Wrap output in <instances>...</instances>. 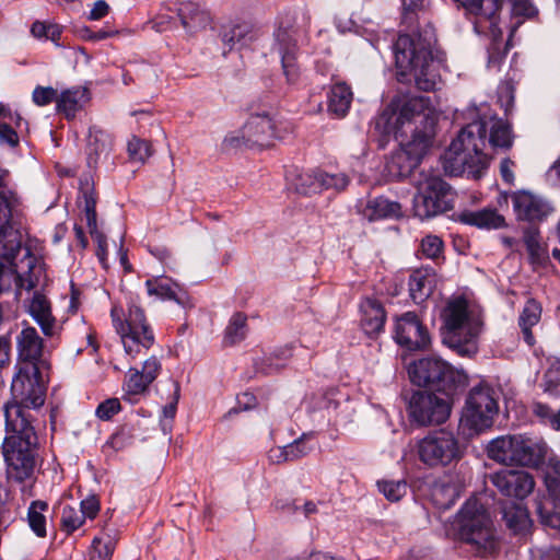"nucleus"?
Returning a JSON list of instances; mask_svg holds the SVG:
<instances>
[{"instance_id": "42", "label": "nucleus", "mask_w": 560, "mask_h": 560, "mask_svg": "<svg viewBox=\"0 0 560 560\" xmlns=\"http://www.w3.org/2000/svg\"><path fill=\"white\" fill-rule=\"evenodd\" d=\"M532 412L541 424L555 431H560V408L555 410L546 402L534 401L532 404Z\"/></svg>"}, {"instance_id": "29", "label": "nucleus", "mask_w": 560, "mask_h": 560, "mask_svg": "<svg viewBox=\"0 0 560 560\" xmlns=\"http://www.w3.org/2000/svg\"><path fill=\"white\" fill-rule=\"evenodd\" d=\"M90 101V91L86 88L74 86L62 91L57 98L56 109L70 120Z\"/></svg>"}, {"instance_id": "22", "label": "nucleus", "mask_w": 560, "mask_h": 560, "mask_svg": "<svg viewBox=\"0 0 560 560\" xmlns=\"http://www.w3.org/2000/svg\"><path fill=\"white\" fill-rule=\"evenodd\" d=\"M243 132L253 147H268L278 137L273 116L269 112L252 114L243 125Z\"/></svg>"}, {"instance_id": "28", "label": "nucleus", "mask_w": 560, "mask_h": 560, "mask_svg": "<svg viewBox=\"0 0 560 560\" xmlns=\"http://www.w3.org/2000/svg\"><path fill=\"white\" fill-rule=\"evenodd\" d=\"M176 12L182 26L189 34L205 30L210 22L209 13L191 1L180 2Z\"/></svg>"}, {"instance_id": "63", "label": "nucleus", "mask_w": 560, "mask_h": 560, "mask_svg": "<svg viewBox=\"0 0 560 560\" xmlns=\"http://www.w3.org/2000/svg\"><path fill=\"white\" fill-rule=\"evenodd\" d=\"M161 370L162 364L160 360L152 355L143 362L142 370H140V372L144 375V378H148L150 383H153L159 376Z\"/></svg>"}, {"instance_id": "37", "label": "nucleus", "mask_w": 560, "mask_h": 560, "mask_svg": "<svg viewBox=\"0 0 560 560\" xmlns=\"http://www.w3.org/2000/svg\"><path fill=\"white\" fill-rule=\"evenodd\" d=\"M502 514L506 526L514 534H523L528 530L532 525L529 513L521 503L513 502L506 504L502 510Z\"/></svg>"}, {"instance_id": "18", "label": "nucleus", "mask_w": 560, "mask_h": 560, "mask_svg": "<svg viewBox=\"0 0 560 560\" xmlns=\"http://www.w3.org/2000/svg\"><path fill=\"white\" fill-rule=\"evenodd\" d=\"M18 368L51 371L49 352L44 349V340L34 327H25L16 336Z\"/></svg>"}, {"instance_id": "58", "label": "nucleus", "mask_w": 560, "mask_h": 560, "mask_svg": "<svg viewBox=\"0 0 560 560\" xmlns=\"http://www.w3.org/2000/svg\"><path fill=\"white\" fill-rule=\"evenodd\" d=\"M247 136L243 132V127L238 130L232 131L225 136L222 148L223 150H236L242 148H254L249 145Z\"/></svg>"}, {"instance_id": "23", "label": "nucleus", "mask_w": 560, "mask_h": 560, "mask_svg": "<svg viewBox=\"0 0 560 560\" xmlns=\"http://www.w3.org/2000/svg\"><path fill=\"white\" fill-rule=\"evenodd\" d=\"M358 213L370 222L399 219L402 217L401 205L384 196L369 197L355 205Z\"/></svg>"}, {"instance_id": "12", "label": "nucleus", "mask_w": 560, "mask_h": 560, "mask_svg": "<svg viewBox=\"0 0 560 560\" xmlns=\"http://www.w3.org/2000/svg\"><path fill=\"white\" fill-rule=\"evenodd\" d=\"M419 460L428 468H443L458 463L464 451L454 433L440 429L428 433L417 443Z\"/></svg>"}, {"instance_id": "20", "label": "nucleus", "mask_w": 560, "mask_h": 560, "mask_svg": "<svg viewBox=\"0 0 560 560\" xmlns=\"http://www.w3.org/2000/svg\"><path fill=\"white\" fill-rule=\"evenodd\" d=\"M511 199L518 221H526L532 224L541 223L555 210L547 200L526 190L514 192Z\"/></svg>"}, {"instance_id": "6", "label": "nucleus", "mask_w": 560, "mask_h": 560, "mask_svg": "<svg viewBox=\"0 0 560 560\" xmlns=\"http://www.w3.org/2000/svg\"><path fill=\"white\" fill-rule=\"evenodd\" d=\"M488 124L483 118L466 125L454 139L444 154V170L458 176L467 172L479 178L489 165L483 152L487 140Z\"/></svg>"}, {"instance_id": "27", "label": "nucleus", "mask_w": 560, "mask_h": 560, "mask_svg": "<svg viewBox=\"0 0 560 560\" xmlns=\"http://www.w3.org/2000/svg\"><path fill=\"white\" fill-rule=\"evenodd\" d=\"M435 276L432 268H419L410 273L408 287L413 303L421 304L431 296L435 288Z\"/></svg>"}, {"instance_id": "25", "label": "nucleus", "mask_w": 560, "mask_h": 560, "mask_svg": "<svg viewBox=\"0 0 560 560\" xmlns=\"http://www.w3.org/2000/svg\"><path fill=\"white\" fill-rule=\"evenodd\" d=\"M361 327L369 337H377L385 327L386 311L384 305L374 298H365L360 305Z\"/></svg>"}, {"instance_id": "14", "label": "nucleus", "mask_w": 560, "mask_h": 560, "mask_svg": "<svg viewBox=\"0 0 560 560\" xmlns=\"http://www.w3.org/2000/svg\"><path fill=\"white\" fill-rule=\"evenodd\" d=\"M295 15L285 12L279 21V27L275 32L272 49L279 55L282 73L288 84L295 85L301 79V66L299 63L300 48L293 36Z\"/></svg>"}, {"instance_id": "35", "label": "nucleus", "mask_w": 560, "mask_h": 560, "mask_svg": "<svg viewBox=\"0 0 560 560\" xmlns=\"http://www.w3.org/2000/svg\"><path fill=\"white\" fill-rule=\"evenodd\" d=\"M327 97L328 112L338 118H342L350 109L353 94L349 85L340 82L330 88Z\"/></svg>"}, {"instance_id": "36", "label": "nucleus", "mask_w": 560, "mask_h": 560, "mask_svg": "<svg viewBox=\"0 0 560 560\" xmlns=\"http://www.w3.org/2000/svg\"><path fill=\"white\" fill-rule=\"evenodd\" d=\"M113 139L109 133L96 127L90 128L88 144V163L90 166L97 164L102 155L107 156L112 150Z\"/></svg>"}, {"instance_id": "17", "label": "nucleus", "mask_w": 560, "mask_h": 560, "mask_svg": "<svg viewBox=\"0 0 560 560\" xmlns=\"http://www.w3.org/2000/svg\"><path fill=\"white\" fill-rule=\"evenodd\" d=\"M393 338L409 351L425 350L431 345L430 331L415 312H405L395 317Z\"/></svg>"}, {"instance_id": "61", "label": "nucleus", "mask_w": 560, "mask_h": 560, "mask_svg": "<svg viewBox=\"0 0 560 560\" xmlns=\"http://www.w3.org/2000/svg\"><path fill=\"white\" fill-rule=\"evenodd\" d=\"M120 409L121 405L117 398H108L97 406L95 415L101 420L107 421L117 415Z\"/></svg>"}, {"instance_id": "8", "label": "nucleus", "mask_w": 560, "mask_h": 560, "mask_svg": "<svg viewBox=\"0 0 560 560\" xmlns=\"http://www.w3.org/2000/svg\"><path fill=\"white\" fill-rule=\"evenodd\" d=\"M408 374L413 385L452 399L458 397L468 385V375L464 370L435 355L413 361Z\"/></svg>"}, {"instance_id": "59", "label": "nucleus", "mask_w": 560, "mask_h": 560, "mask_svg": "<svg viewBox=\"0 0 560 560\" xmlns=\"http://www.w3.org/2000/svg\"><path fill=\"white\" fill-rule=\"evenodd\" d=\"M57 90L51 86H36L33 91L32 98L33 102L38 106H46L51 104L52 102L57 103L58 98Z\"/></svg>"}, {"instance_id": "38", "label": "nucleus", "mask_w": 560, "mask_h": 560, "mask_svg": "<svg viewBox=\"0 0 560 560\" xmlns=\"http://www.w3.org/2000/svg\"><path fill=\"white\" fill-rule=\"evenodd\" d=\"M488 141L493 149L510 150L514 141L512 125L502 118H492Z\"/></svg>"}, {"instance_id": "9", "label": "nucleus", "mask_w": 560, "mask_h": 560, "mask_svg": "<svg viewBox=\"0 0 560 560\" xmlns=\"http://www.w3.org/2000/svg\"><path fill=\"white\" fill-rule=\"evenodd\" d=\"M486 451L498 463L536 468L545 462L547 445L527 435L509 434L491 440Z\"/></svg>"}, {"instance_id": "53", "label": "nucleus", "mask_w": 560, "mask_h": 560, "mask_svg": "<svg viewBox=\"0 0 560 560\" xmlns=\"http://www.w3.org/2000/svg\"><path fill=\"white\" fill-rule=\"evenodd\" d=\"M84 523L82 514L70 505L62 508L61 513V529L67 534H72Z\"/></svg>"}, {"instance_id": "5", "label": "nucleus", "mask_w": 560, "mask_h": 560, "mask_svg": "<svg viewBox=\"0 0 560 560\" xmlns=\"http://www.w3.org/2000/svg\"><path fill=\"white\" fill-rule=\"evenodd\" d=\"M442 342L459 357L472 358L479 351L483 323L469 310L465 296L448 299L441 310Z\"/></svg>"}, {"instance_id": "3", "label": "nucleus", "mask_w": 560, "mask_h": 560, "mask_svg": "<svg viewBox=\"0 0 560 560\" xmlns=\"http://www.w3.org/2000/svg\"><path fill=\"white\" fill-rule=\"evenodd\" d=\"M21 412L15 406L7 410L5 438L2 442L8 478L19 483L34 478L39 458V441L34 421Z\"/></svg>"}, {"instance_id": "51", "label": "nucleus", "mask_w": 560, "mask_h": 560, "mask_svg": "<svg viewBox=\"0 0 560 560\" xmlns=\"http://www.w3.org/2000/svg\"><path fill=\"white\" fill-rule=\"evenodd\" d=\"M312 448L305 442V435L296 439L294 442L285 445L281 451V457L284 462H293L306 456Z\"/></svg>"}, {"instance_id": "64", "label": "nucleus", "mask_w": 560, "mask_h": 560, "mask_svg": "<svg viewBox=\"0 0 560 560\" xmlns=\"http://www.w3.org/2000/svg\"><path fill=\"white\" fill-rule=\"evenodd\" d=\"M526 250L533 265L544 266L549 260L548 252L541 243L526 248Z\"/></svg>"}, {"instance_id": "7", "label": "nucleus", "mask_w": 560, "mask_h": 560, "mask_svg": "<svg viewBox=\"0 0 560 560\" xmlns=\"http://www.w3.org/2000/svg\"><path fill=\"white\" fill-rule=\"evenodd\" d=\"M448 532L455 539L470 545L478 556L487 557L499 550L490 515L477 498H469L463 504L451 522Z\"/></svg>"}, {"instance_id": "50", "label": "nucleus", "mask_w": 560, "mask_h": 560, "mask_svg": "<svg viewBox=\"0 0 560 560\" xmlns=\"http://www.w3.org/2000/svg\"><path fill=\"white\" fill-rule=\"evenodd\" d=\"M128 154L132 161L144 163L152 154L149 141L132 137L128 142Z\"/></svg>"}, {"instance_id": "19", "label": "nucleus", "mask_w": 560, "mask_h": 560, "mask_svg": "<svg viewBox=\"0 0 560 560\" xmlns=\"http://www.w3.org/2000/svg\"><path fill=\"white\" fill-rule=\"evenodd\" d=\"M489 479L502 495L518 500L528 497L535 488L533 476L525 470L503 468L491 474Z\"/></svg>"}, {"instance_id": "45", "label": "nucleus", "mask_w": 560, "mask_h": 560, "mask_svg": "<svg viewBox=\"0 0 560 560\" xmlns=\"http://www.w3.org/2000/svg\"><path fill=\"white\" fill-rule=\"evenodd\" d=\"M539 387L551 397L560 396V362H552L544 373Z\"/></svg>"}, {"instance_id": "16", "label": "nucleus", "mask_w": 560, "mask_h": 560, "mask_svg": "<svg viewBox=\"0 0 560 560\" xmlns=\"http://www.w3.org/2000/svg\"><path fill=\"white\" fill-rule=\"evenodd\" d=\"M450 190V185L441 177H429L420 183L412 200L415 215L423 220L451 210Z\"/></svg>"}, {"instance_id": "32", "label": "nucleus", "mask_w": 560, "mask_h": 560, "mask_svg": "<svg viewBox=\"0 0 560 560\" xmlns=\"http://www.w3.org/2000/svg\"><path fill=\"white\" fill-rule=\"evenodd\" d=\"M541 313V303L534 298H529L525 302V305L518 316V326L521 328L522 337L529 347L536 343L532 328L540 322Z\"/></svg>"}, {"instance_id": "46", "label": "nucleus", "mask_w": 560, "mask_h": 560, "mask_svg": "<svg viewBox=\"0 0 560 560\" xmlns=\"http://www.w3.org/2000/svg\"><path fill=\"white\" fill-rule=\"evenodd\" d=\"M377 488L380 492L390 502H397L407 493V482L405 480H378Z\"/></svg>"}, {"instance_id": "56", "label": "nucleus", "mask_w": 560, "mask_h": 560, "mask_svg": "<svg viewBox=\"0 0 560 560\" xmlns=\"http://www.w3.org/2000/svg\"><path fill=\"white\" fill-rule=\"evenodd\" d=\"M318 182L320 185L326 188H334L336 190H343L348 184L349 178L345 174H328V173H320L317 176Z\"/></svg>"}, {"instance_id": "48", "label": "nucleus", "mask_w": 560, "mask_h": 560, "mask_svg": "<svg viewBox=\"0 0 560 560\" xmlns=\"http://www.w3.org/2000/svg\"><path fill=\"white\" fill-rule=\"evenodd\" d=\"M545 486L551 502L560 503V462L553 463L546 471Z\"/></svg>"}, {"instance_id": "44", "label": "nucleus", "mask_w": 560, "mask_h": 560, "mask_svg": "<svg viewBox=\"0 0 560 560\" xmlns=\"http://www.w3.org/2000/svg\"><path fill=\"white\" fill-rule=\"evenodd\" d=\"M292 357L291 348L285 347L271 353L261 360L258 370L264 374H271L285 365V362Z\"/></svg>"}, {"instance_id": "13", "label": "nucleus", "mask_w": 560, "mask_h": 560, "mask_svg": "<svg viewBox=\"0 0 560 560\" xmlns=\"http://www.w3.org/2000/svg\"><path fill=\"white\" fill-rule=\"evenodd\" d=\"M498 411L495 390L492 386L480 383L469 390L460 421L470 430L480 432L493 424Z\"/></svg>"}, {"instance_id": "33", "label": "nucleus", "mask_w": 560, "mask_h": 560, "mask_svg": "<svg viewBox=\"0 0 560 560\" xmlns=\"http://www.w3.org/2000/svg\"><path fill=\"white\" fill-rule=\"evenodd\" d=\"M489 33L491 40L487 48L488 52V67L499 68L505 59L510 45L504 43L503 33L499 27V18L486 25V33Z\"/></svg>"}, {"instance_id": "34", "label": "nucleus", "mask_w": 560, "mask_h": 560, "mask_svg": "<svg viewBox=\"0 0 560 560\" xmlns=\"http://www.w3.org/2000/svg\"><path fill=\"white\" fill-rule=\"evenodd\" d=\"M459 498V488L456 483L436 480L430 488V500L439 510H448Z\"/></svg>"}, {"instance_id": "54", "label": "nucleus", "mask_w": 560, "mask_h": 560, "mask_svg": "<svg viewBox=\"0 0 560 560\" xmlns=\"http://www.w3.org/2000/svg\"><path fill=\"white\" fill-rule=\"evenodd\" d=\"M174 386H175V389H174L173 400L163 407V410H162L163 416L160 421L161 428L165 434L170 433L172 431V427H173L172 423H173V420H174V418L176 416V411H177V404H178V399H179L180 387L177 382L174 383Z\"/></svg>"}, {"instance_id": "60", "label": "nucleus", "mask_w": 560, "mask_h": 560, "mask_svg": "<svg viewBox=\"0 0 560 560\" xmlns=\"http://www.w3.org/2000/svg\"><path fill=\"white\" fill-rule=\"evenodd\" d=\"M0 145L12 150L20 145L18 131L8 122H0Z\"/></svg>"}, {"instance_id": "49", "label": "nucleus", "mask_w": 560, "mask_h": 560, "mask_svg": "<svg viewBox=\"0 0 560 560\" xmlns=\"http://www.w3.org/2000/svg\"><path fill=\"white\" fill-rule=\"evenodd\" d=\"M537 513L540 522L553 529H560V503L551 502V506L548 503H539L537 505Z\"/></svg>"}, {"instance_id": "62", "label": "nucleus", "mask_w": 560, "mask_h": 560, "mask_svg": "<svg viewBox=\"0 0 560 560\" xmlns=\"http://www.w3.org/2000/svg\"><path fill=\"white\" fill-rule=\"evenodd\" d=\"M93 241L96 243V257L102 265V267L107 270L109 268L108 264V250H107V238L106 235L98 231L96 233H90Z\"/></svg>"}, {"instance_id": "21", "label": "nucleus", "mask_w": 560, "mask_h": 560, "mask_svg": "<svg viewBox=\"0 0 560 560\" xmlns=\"http://www.w3.org/2000/svg\"><path fill=\"white\" fill-rule=\"evenodd\" d=\"M458 8L465 10L468 19L474 18V30L477 34L486 33V25L499 18L504 0H453Z\"/></svg>"}, {"instance_id": "30", "label": "nucleus", "mask_w": 560, "mask_h": 560, "mask_svg": "<svg viewBox=\"0 0 560 560\" xmlns=\"http://www.w3.org/2000/svg\"><path fill=\"white\" fill-rule=\"evenodd\" d=\"M30 314L39 325L45 336L54 337L57 335L56 319L51 314L50 303L45 295L38 292L34 293L30 303Z\"/></svg>"}, {"instance_id": "15", "label": "nucleus", "mask_w": 560, "mask_h": 560, "mask_svg": "<svg viewBox=\"0 0 560 560\" xmlns=\"http://www.w3.org/2000/svg\"><path fill=\"white\" fill-rule=\"evenodd\" d=\"M455 399L425 390H415L408 401V415L419 425H438L445 422Z\"/></svg>"}, {"instance_id": "55", "label": "nucleus", "mask_w": 560, "mask_h": 560, "mask_svg": "<svg viewBox=\"0 0 560 560\" xmlns=\"http://www.w3.org/2000/svg\"><path fill=\"white\" fill-rule=\"evenodd\" d=\"M114 553V545L112 540L104 542L101 538L95 537L89 552V560H112Z\"/></svg>"}, {"instance_id": "10", "label": "nucleus", "mask_w": 560, "mask_h": 560, "mask_svg": "<svg viewBox=\"0 0 560 560\" xmlns=\"http://www.w3.org/2000/svg\"><path fill=\"white\" fill-rule=\"evenodd\" d=\"M110 317L126 353L131 358H136L141 348L149 350L154 345V331L141 306L130 304L127 312L122 307L113 306Z\"/></svg>"}, {"instance_id": "24", "label": "nucleus", "mask_w": 560, "mask_h": 560, "mask_svg": "<svg viewBox=\"0 0 560 560\" xmlns=\"http://www.w3.org/2000/svg\"><path fill=\"white\" fill-rule=\"evenodd\" d=\"M144 284L150 296L154 295L162 301H173L184 308L192 307L187 291L170 277H152L147 279Z\"/></svg>"}, {"instance_id": "57", "label": "nucleus", "mask_w": 560, "mask_h": 560, "mask_svg": "<svg viewBox=\"0 0 560 560\" xmlns=\"http://www.w3.org/2000/svg\"><path fill=\"white\" fill-rule=\"evenodd\" d=\"M511 5V13L514 16L534 18L538 14L537 8L532 0H506Z\"/></svg>"}, {"instance_id": "1", "label": "nucleus", "mask_w": 560, "mask_h": 560, "mask_svg": "<svg viewBox=\"0 0 560 560\" xmlns=\"http://www.w3.org/2000/svg\"><path fill=\"white\" fill-rule=\"evenodd\" d=\"M438 115L428 96H411L401 101L396 110H384L376 126L384 125L385 133H393L400 149L387 161V175L396 180L410 176L432 147Z\"/></svg>"}, {"instance_id": "26", "label": "nucleus", "mask_w": 560, "mask_h": 560, "mask_svg": "<svg viewBox=\"0 0 560 560\" xmlns=\"http://www.w3.org/2000/svg\"><path fill=\"white\" fill-rule=\"evenodd\" d=\"M220 38L229 50L240 49L255 39L253 25L246 21H231L222 25Z\"/></svg>"}, {"instance_id": "41", "label": "nucleus", "mask_w": 560, "mask_h": 560, "mask_svg": "<svg viewBox=\"0 0 560 560\" xmlns=\"http://www.w3.org/2000/svg\"><path fill=\"white\" fill-rule=\"evenodd\" d=\"M247 334V316L242 313H235L225 328L223 343L234 346L245 339Z\"/></svg>"}, {"instance_id": "39", "label": "nucleus", "mask_w": 560, "mask_h": 560, "mask_svg": "<svg viewBox=\"0 0 560 560\" xmlns=\"http://www.w3.org/2000/svg\"><path fill=\"white\" fill-rule=\"evenodd\" d=\"M135 441V428L129 423H124L109 436L103 445V453L110 455L125 450Z\"/></svg>"}, {"instance_id": "40", "label": "nucleus", "mask_w": 560, "mask_h": 560, "mask_svg": "<svg viewBox=\"0 0 560 560\" xmlns=\"http://www.w3.org/2000/svg\"><path fill=\"white\" fill-rule=\"evenodd\" d=\"M48 510V503L43 500L32 501L27 510L28 525L33 533L39 538H44L47 535L45 512Z\"/></svg>"}, {"instance_id": "43", "label": "nucleus", "mask_w": 560, "mask_h": 560, "mask_svg": "<svg viewBox=\"0 0 560 560\" xmlns=\"http://www.w3.org/2000/svg\"><path fill=\"white\" fill-rule=\"evenodd\" d=\"M151 384L148 378H144L140 370L130 368L124 383V389L127 396L136 397L148 392Z\"/></svg>"}, {"instance_id": "4", "label": "nucleus", "mask_w": 560, "mask_h": 560, "mask_svg": "<svg viewBox=\"0 0 560 560\" xmlns=\"http://www.w3.org/2000/svg\"><path fill=\"white\" fill-rule=\"evenodd\" d=\"M10 180V172L0 166V293L20 279L14 259L22 247V235L15 225L21 224L23 213L21 199Z\"/></svg>"}, {"instance_id": "52", "label": "nucleus", "mask_w": 560, "mask_h": 560, "mask_svg": "<svg viewBox=\"0 0 560 560\" xmlns=\"http://www.w3.org/2000/svg\"><path fill=\"white\" fill-rule=\"evenodd\" d=\"M402 14L401 24L404 26H411L419 23V12L423 10V0H401Z\"/></svg>"}, {"instance_id": "47", "label": "nucleus", "mask_w": 560, "mask_h": 560, "mask_svg": "<svg viewBox=\"0 0 560 560\" xmlns=\"http://www.w3.org/2000/svg\"><path fill=\"white\" fill-rule=\"evenodd\" d=\"M420 248L425 258L438 261L444 260V242L438 235L429 234L421 240Z\"/></svg>"}, {"instance_id": "31", "label": "nucleus", "mask_w": 560, "mask_h": 560, "mask_svg": "<svg viewBox=\"0 0 560 560\" xmlns=\"http://www.w3.org/2000/svg\"><path fill=\"white\" fill-rule=\"evenodd\" d=\"M458 220L464 224L486 230H498L505 226V219L497 209L464 210L458 214Z\"/></svg>"}, {"instance_id": "2", "label": "nucleus", "mask_w": 560, "mask_h": 560, "mask_svg": "<svg viewBox=\"0 0 560 560\" xmlns=\"http://www.w3.org/2000/svg\"><path fill=\"white\" fill-rule=\"evenodd\" d=\"M405 27L393 44L397 81H413L420 91L433 92L441 80L433 56L435 28L430 22Z\"/></svg>"}, {"instance_id": "11", "label": "nucleus", "mask_w": 560, "mask_h": 560, "mask_svg": "<svg viewBox=\"0 0 560 560\" xmlns=\"http://www.w3.org/2000/svg\"><path fill=\"white\" fill-rule=\"evenodd\" d=\"M50 372L39 369L18 368L11 383L12 399L3 406L4 418H7V410L15 406L21 409V413L25 418L34 421L31 409H37L44 405Z\"/></svg>"}]
</instances>
